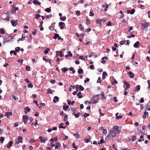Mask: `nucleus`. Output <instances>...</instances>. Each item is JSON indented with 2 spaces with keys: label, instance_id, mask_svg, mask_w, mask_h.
I'll list each match as a JSON object with an SVG mask.
<instances>
[{
  "label": "nucleus",
  "instance_id": "f257e3e1",
  "mask_svg": "<svg viewBox=\"0 0 150 150\" xmlns=\"http://www.w3.org/2000/svg\"><path fill=\"white\" fill-rule=\"evenodd\" d=\"M99 95V94L93 97L91 99L93 104H96L97 102Z\"/></svg>",
  "mask_w": 150,
  "mask_h": 150
},
{
  "label": "nucleus",
  "instance_id": "f03ea898",
  "mask_svg": "<svg viewBox=\"0 0 150 150\" xmlns=\"http://www.w3.org/2000/svg\"><path fill=\"white\" fill-rule=\"evenodd\" d=\"M12 39V36L10 35L8 36L7 38L4 39L3 43L5 44L6 43L10 41Z\"/></svg>",
  "mask_w": 150,
  "mask_h": 150
},
{
  "label": "nucleus",
  "instance_id": "7ed1b4c3",
  "mask_svg": "<svg viewBox=\"0 0 150 150\" xmlns=\"http://www.w3.org/2000/svg\"><path fill=\"white\" fill-rule=\"evenodd\" d=\"M18 20H17L16 21L13 20H11V23L13 26L15 27L17 25L18 23L17 21H18Z\"/></svg>",
  "mask_w": 150,
  "mask_h": 150
},
{
  "label": "nucleus",
  "instance_id": "20e7f679",
  "mask_svg": "<svg viewBox=\"0 0 150 150\" xmlns=\"http://www.w3.org/2000/svg\"><path fill=\"white\" fill-rule=\"evenodd\" d=\"M113 129L114 130H115V129H116L117 130V133H120V131H121V129H119V127L117 125H115L114 126Z\"/></svg>",
  "mask_w": 150,
  "mask_h": 150
},
{
  "label": "nucleus",
  "instance_id": "39448f33",
  "mask_svg": "<svg viewBox=\"0 0 150 150\" xmlns=\"http://www.w3.org/2000/svg\"><path fill=\"white\" fill-rule=\"evenodd\" d=\"M76 88L79 89L80 91H83L84 90V88L81 85H76Z\"/></svg>",
  "mask_w": 150,
  "mask_h": 150
},
{
  "label": "nucleus",
  "instance_id": "423d86ee",
  "mask_svg": "<svg viewBox=\"0 0 150 150\" xmlns=\"http://www.w3.org/2000/svg\"><path fill=\"white\" fill-rule=\"evenodd\" d=\"M141 25L144 28H146L149 26L148 23L147 22H146L144 23H142Z\"/></svg>",
  "mask_w": 150,
  "mask_h": 150
},
{
  "label": "nucleus",
  "instance_id": "0eeeda50",
  "mask_svg": "<svg viewBox=\"0 0 150 150\" xmlns=\"http://www.w3.org/2000/svg\"><path fill=\"white\" fill-rule=\"evenodd\" d=\"M64 24V23L63 22H60L59 23V26H61V27H60V28L61 29H63L64 28V26H63V25Z\"/></svg>",
  "mask_w": 150,
  "mask_h": 150
},
{
  "label": "nucleus",
  "instance_id": "6e6552de",
  "mask_svg": "<svg viewBox=\"0 0 150 150\" xmlns=\"http://www.w3.org/2000/svg\"><path fill=\"white\" fill-rule=\"evenodd\" d=\"M13 143V142L12 141H10L8 143V144L7 145V147L8 148H11V147Z\"/></svg>",
  "mask_w": 150,
  "mask_h": 150
},
{
  "label": "nucleus",
  "instance_id": "1a4fd4ad",
  "mask_svg": "<svg viewBox=\"0 0 150 150\" xmlns=\"http://www.w3.org/2000/svg\"><path fill=\"white\" fill-rule=\"evenodd\" d=\"M139 42L137 41L134 45V47L136 48H138L139 46L138 45L139 44Z\"/></svg>",
  "mask_w": 150,
  "mask_h": 150
},
{
  "label": "nucleus",
  "instance_id": "9d476101",
  "mask_svg": "<svg viewBox=\"0 0 150 150\" xmlns=\"http://www.w3.org/2000/svg\"><path fill=\"white\" fill-rule=\"evenodd\" d=\"M39 138L40 139V142H43L44 143H45V139L42 136H40L39 137Z\"/></svg>",
  "mask_w": 150,
  "mask_h": 150
},
{
  "label": "nucleus",
  "instance_id": "9b49d317",
  "mask_svg": "<svg viewBox=\"0 0 150 150\" xmlns=\"http://www.w3.org/2000/svg\"><path fill=\"white\" fill-rule=\"evenodd\" d=\"M128 74L129 75L130 78H133L134 76V74L131 71H129L128 73Z\"/></svg>",
  "mask_w": 150,
  "mask_h": 150
},
{
  "label": "nucleus",
  "instance_id": "f8f14e48",
  "mask_svg": "<svg viewBox=\"0 0 150 150\" xmlns=\"http://www.w3.org/2000/svg\"><path fill=\"white\" fill-rule=\"evenodd\" d=\"M61 146V145L60 143H58L57 142H56V145L55 146V148L56 149H57L59 147Z\"/></svg>",
  "mask_w": 150,
  "mask_h": 150
},
{
  "label": "nucleus",
  "instance_id": "ddd939ff",
  "mask_svg": "<svg viewBox=\"0 0 150 150\" xmlns=\"http://www.w3.org/2000/svg\"><path fill=\"white\" fill-rule=\"evenodd\" d=\"M101 139H100V141H98V144H102L103 143H105V142L104 141V139L103 138V137H101Z\"/></svg>",
  "mask_w": 150,
  "mask_h": 150
},
{
  "label": "nucleus",
  "instance_id": "4468645a",
  "mask_svg": "<svg viewBox=\"0 0 150 150\" xmlns=\"http://www.w3.org/2000/svg\"><path fill=\"white\" fill-rule=\"evenodd\" d=\"M12 113L11 112H6L5 116L7 117H8L10 115H12Z\"/></svg>",
  "mask_w": 150,
  "mask_h": 150
},
{
  "label": "nucleus",
  "instance_id": "2eb2a0df",
  "mask_svg": "<svg viewBox=\"0 0 150 150\" xmlns=\"http://www.w3.org/2000/svg\"><path fill=\"white\" fill-rule=\"evenodd\" d=\"M148 112H144V115L142 116V118L144 119H145L146 118V116H148Z\"/></svg>",
  "mask_w": 150,
  "mask_h": 150
},
{
  "label": "nucleus",
  "instance_id": "dca6fc26",
  "mask_svg": "<svg viewBox=\"0 0 150 150\" xmlns=\"http://www.w3.org/2000/svg\"><path fill=\"white\" fill-rule=\"evenodd\" d=\"M140 90V86L138 85L137 86L134 90V91H139Z\"/></svg>",
  "mask_w": 150,
  "mask_h": 150
},
{
  "label": "nucleus",
  "instance_id": "f3484780",
  "mask_svg": "<svg viewBox=\"0 0 150 150\" xmlns=\"http://www.w3.org/2000/svg\"><path fill=\"white\" fill-rule=\"evenodd\" d=\"M50 50V49L48 48H46V50L44 51V53L45 54H47L48 52Z\"/></svg>",
  "mask_w": 150,
  "mask_h": 150
},
{
  "label": "nucleus",
  "instance_id": "a211bd4d",
  "mask_svg": "<svg viewBox=\"0 0 150 150\" xmlns=\"http://www.w3.org/2000/svg\"><path fill=\"white\" fill-rule=\"evenodd\" d=\"M68 69H69L68 68L65 67L64 68H62L61 70L62 71L64 72H65L66 71H68Z\"/></svg>",
  "mask_w": 150,
  "mask_h": 150
},
{
  "label": "nucleus",
  "instance_id": "6ab92c4d",
  "mask_svg": "<svg viewBox=\"0 0 150 150\" xmlns=\"http://www.w3.org/2000/svg\"><path fill=\"white\" fill-rule=\"evenodd\" d=\"M81 94L82 93L81 92H79L77 94V96H78L79 98H81L83 97L82 96H81Z\"/></svg>",
  "mask_w": 150,
  "mask_h": 150
},
{
  "label": "nucleus",
  "instance_id": "aec40b11",
  "mask_svg": "<svg viewBox=\"0 0 150 150\" xmlns=\"http://www.w3.org/2000/svg\"><path fill=\"white\" fill-rule=\"evenodd\" d=\"M25 37H23V35H22V38H18V40H17V41L19 42V41H20V40H21V41H23L24 40H25Z\"/></svg>",
  "mask_w": 150,
  "mask_h": 150
},
{
  "label": "nucleus",
  "instance_id": "412c9836",
  "mask_svg": "<svg viewBox=\"0 0 150 150\" xmlns=\"http://www.w3.org/2000/svg\"><path fill=\"white\" fill-rule=\"evenodd\" d=\"M59 36V34L57 33H55L54 35V36L53 37V38L55 39H56Z\"/></svg>",
  "mask_w": 150,
  "mask_h": 150
},
{
  "label": "nucleus",
  "instance_id": "4be33fe9",
  "mask_svg": "<svg viewBox=\"0 0 150 150\" xmlns=\"http://www.w3.org/2000/svg\"><path fill=\"white\" fill-rule=\"evenodd\" d=\"M78 72L79 74H81L83 73V71L82 69H79Z\"/></svg>",
  "mask_w": 150,
  "mask_h": 150
},
{
  "label": "nucleus",
  "instance_id": "5701e85b",
  "mask_svg": "<svg viewBox=\"0 0 150 150\" xmlns=\"http://www.w3.org/2000/svg\"><path fill=\"white\" fill-rule=\"evenodd\" d=\"M5 31L3 28H1L0 29V33L1 34H4L5 33Z\"/></svg>",
  "mask_w": 150,
  "mask_h": 150
},
{
  "label": "nucleus",
  "instance_id": "b1692460",
  "mask_svg": "<svg viewBox=\"0 0 150 150\" xmlns=\"http://www.w3.org/2000/svg\"><path fill=\"white\" fill-rule=\"evenodd\" d=\"M69 107L68 105L66 106H63V109L65 110L66 111L69 108Z\"/></svg>",
  "mask_w": 150,
  "mask_h": 150
},
{
  "label": "nucleus",
  "instance_id": "393cba45",
  "mask_svg": "<svg viewBox=\"0 0 150 150\" xmlns=\"http://www.w3.org/2000/svg\"><path fill=\"white\" fill-rule=\"evenodd\" d=\"M71 109L72 110L73 112L72 115H74V114H75V111L76 110V108H72Z\"/></svg>",
  "mask_w": 150,
  "mask_h": 150
},
{
  "label": "nucleus",
  "instance_id": "a878e982",
  "mask_svg": "<svg viewBox=\"0 0 150 150\" xmlns=\"http://www.w3.org/2000/svg\"><path fill=\"white\" fill-rule=\"evenodd\" d=\"M134 37H135V36H134V35L132 34H131V35H128L127 36V38H132H132Z\"/></svg>",
  "mask_w": 150,
  "mask_h": 150
},
{
  "label": "nucleus",
  "instance_id": "bb28decb",
  "mask_svg": "<svg viewBox=\"0 0 150 150\" xmlns=\"http://www.w3.org/2000/svg\"><path fill=\"white\" fill-rule=\"evenodd\" d=\"M91 139V137H89L88 139H84L86 143H87L90 141V139Z\"/></svg>",
  "mask_w": 150,
  "mask_h": 150
},
{
  "label": "nucleus",
  "instance_id": "cd10ccee",
  "mask_svg": "<svg viewBox=\"0 0 150 150\" xmlns=\"http://www.w3.org/2000/svg\"><path fill=\"white\" fill-rule=\"evenodd\" d=\"M10 53L11 54H12L13 53L14 55H16L17 54V53L16 52H15L14 50H11L10 52Z\"/></svg>",
  "mask_w": 150,
  "mask_h": 150
},
{
  "label": "nucleus",
  "instance_id": "c85d7f7f",
  "mask_svg": "<svg viewBox=\"0 0 150 150\" xmlns=\"http://www.w3.org/2000/svg\"><path fill=\"white\" fill-rule=\"evenodd\" d=\"M10 19V18L9 16H7V17L4 19H3L4 20L7 21H9Z\"/></svg>",
  "mask_w": 150,
  "mask_h": 150
},
{
  "label": "nucleus",
  "instance_id": "c756f323",
  "mask_svg": "<svg viewBox=\"0 0 150 150\" xmlns=\"http://www.w3.org/2000/svg\"><path fill=\"white\" fill-rule=\"evenodd\" d=\"M4 140V138L3 137H2L0 138V141L1 143H3Z\"/></svg>",
  "mask_w": 150,
  "mask_h": 150
},
{
  "label": "nucleus",
  "instance_id": "7c9ffc66",
  "mask_svg": "<svg viewBox=\"0 0 150 150\" xmlns=\"http://www.w3.org/2000/svg\"><path fill=\"white\" fill-rule=\"evenodd\" d=\"M120 13L121 14V15L120 16V18H122L124 16L123 13L122 11H120Z\"/></svg>",
  "mask_w": 150,
  "mask_h": 150
},
{
  "label": "nucleus",
  "instance_id": "2f4dec72",
  "mask_svg": "<svg viewBox=\"0 0 150 150\" xmlns=\"http://www.w3.org/2000/svg\"><path fill=\"white\" fill-rule=\"evenodd\" d=\"M80 114L79 112H78L77 114H75L74 115H73L75 116L76 118H78L79 117V115Z\"/></svg>",
  "mask_w": 150,
  "mask_h": 150
},
{
  "label": "nucleus",
  "instance_id": "473e14b6",
  "mask_svg": "<svg viewBox=\"0 0 150 150\" xmlns=\"http://www.w3.org/2000/svg\"><path fill=\"white\" fill-rule=\"evenodd\" d=\"M117 81H116V80L114 79L113 81L112 82V85H113L115 84H117Z\"/></svg>",
  "mask_w": 150,
  "mask_h": 150
},
{
  "label": "nucleus",
  "instance_id": "72a5a7b5",
  "mask_svg": "<svg viewBox=\"0 0 150 150\" xmlns=\"http://www.w3.org/2000/svg\"><path fill=\"white\" fill-rule=\"evenodd\" d=\"M20 49V48L19 47H17L15 48V50L16 52H18Z\"/></svg>",
  "mask_w": 150,
  "mask_h": 150
},
{
  "label": "nucleus",
  "instance_id": "f704fd0d",
  "mask_svg": "<svg viewBox=\"0 0 150 150\" xmlns=\"http://www.w3.org/2000/svg\"><path fill=\"white\" fill-rule=\"evenodd\" d=\"M45 11L49 13L51 11V9L50 8H47L46 9Z\"/></svg>",
  "mask_w": 150,
  "mask_h": 150
},
{
  "label": "nucleus",
  "instance_id": "c9c22d12",
  "mask_svg": "<svg viewBox=\"0 0 150 150\" xmlns=\"http://www.w3.org/2000/svg\"><path fill=\"white\" fill-rule=\"evenodd\" d=\"M73 135L76 137V138H78L79 137V135L78 134H74Z\"/></svg>",
  "mask_w": 150,
  "mask_h": 150
},
{
  "label": "nucleus",
  "instance_id": "e433bc0d",
  "mask_svg": "<svg viewBox=\"0 0 150 150\" xmlns=\"http://www.w3.org/2000/svg\"><path fill=\"white\" fill-rule=\"evenodd\" d=\"M60 18L61 21H64L66 20V18L64 16L63 17V18L60 17Z\"/></svg>",
  "mask_w": 150,
  "mask_h": 150
},
{
  "label": "nucleus",
  "instance_id": "4c0bfd02",
  "mask_svg": "<svg viewBox=\"0 0 150 150\" xmlns=\"http://www.w3.org/2000/svg\"><path fill=\"white\" fill-rule=\"evenodd\" d=\"M35 18L37 19H38L40 16V15L37 13L35 14Z\"/></svg>",
  "mask_w": 150,
  "mask_h": 150
},
{
  "label": "nucleus",
  "instance_id": "58836bf2",
  "mask_svg": "<svg viewBox=\"0 0 150 150\" xmlns=\"http://www.w3.org/2000/svg\"><path fill=\"white\" fill-rule=\"evenodd\" d=\"M19 9V8L18 7H15V10H13L11 11L12 12H16V11L18 10Z\"/></svg>",
  "mask_w": 150,
  "mask_h": 150
},
{
  "label": "nucleus",
  "instance_id": "ea45409f",
  "mask_svg": "<svg viewBox=\"0 0 150 150\" xmlns=\"http://www.w3.org/2000/svg\"><path fill=\"white\" fill-rule=\"evenodd\" d=\"M26 70L27 71H30V67L28 66H27L26 67Z\"/></svg>",
  "mask_w": 150,
  "mask_h": 150
},
{
  "label": "nucleus",
  "instance_id": "a19ab883",
  "mask_svg": "<svg viewBox=\"0 0 150 150\" xmlns=\"http://www.w3.org/2000/svg\"><path fill=\"white\" fill-rule=\"evenodd\" d=\"M86 21L87 24H88L90 23V21L88 18H86Z\"/></svg>",
  "mask_w": 150,
  "mask_h": 150
},
{
  "label": "nucleus",
  "instance_id": "79ce46f5",
  "mask_svg": "<svg viewBox=\"0 0 150 150\" xmlns=\"http://www.w3.org/2000/svg\"><path fill=\"white\" fill-rule=\"evenodd\" d=\"M68 119V116L67 115H66L64 117L63 120L64 121H65Z\"/></svg>",
  "mask_w": 150,
  "mask_h": 150
},
{
  "label": "nucleus",
  "instance_id": "37998d69",
  "mask_svg": "<svg viewBox=\"0 0 150 150\" xmlns=\"http://www.w3.org/2000/svg\"><path fill=\"white\" fill-rule=\"evenodd\" d=\"M64 125V123L62 122L61 123H60V124H59V128H61V127H62V126Z\"/></svg>",
  "mask_w": 150,
  "mask_h": 150
},
{
  "label": "nucleus",
  "instance_id": "c03bdc74",
  "mask_svg": "<svg viewBox=\"0 0 150 150\" xmlns=\"http://www.w3.org/2000/svg\"><path fill=\"white\" fill-rule=\"evenodd\" d=\"M47 92L48 93H50V94H52V90L50 89L49 88L48 90L47 91Z\"/></svg>",
  "mask_w": 150,
  "mask_h": 150
},
{
  "label": "nucleus",
  "instance_id": "a18cd8bd",
  "mask_svg": "<svg viewBox=\"0 0 150 150\" xmlns=\"http://www.w3.org/2000/svg\"><path fill=\"white\" fill-rule=\"evenodd\" d=\"M135 11V10L134 9H133L131 10V11L130 12V14H133Z\"/></svg>",
  "mask_w": 150,
  "mask_h": 150
},
{
  "label": "nucleus",
  "instance_id": "49530a36",
  "mask_svg": "<svg viewBox=\"0 0 150 150\" xmlns=\"http://www.w3.org/2000/svg\"><path fill=\"white\" fill-rule=\"evenodd\" d=\"M94 14L92 11H90L89 13V16H93Z\"/></svg>",
  "mask_w": 150,
  "mask_h": 150
},
{
  "label": "nucleus",
  "instance_id": "de8ad7c7",
  "mask_svg": "<svg viewBox=\"0 0 150 150\" xmlns=\"http://www.w3.org/2000/svg\"><path fill=\"white\" fill-rule=\"evenodd\" d=\"M28 117V116L26 115H25L23 117V119H27Z\"/></svg>",
  "mask_w": 150,
  "mask_h": 150
},
{
  "label": "nucleus",
  "instance_id": "09e8293b",
  "mask_svg": "<svg viewBox=\"0 0 150 150\" xmlns=\"http://www.w3.org/2000/svg\"><path fill=\"white\" fill-rule=\"evenodd\" d=\"M25 110H27L28 112H29L30 111V109L28 107H26L25 108Z\"/></svg>",
  "mask_w": 150,
  "mask_h": 150
},
{
  "label": "nucleus",
  "instance_id": "8fccbe9b",
  "mask_svg": "<svg viewBox=\"0 0 150 150\" xmlns=\"http://www.w3.org/2000/svg\"><path fill=\"white\" fill-rule=\"evenodd\" d=\"M111 135L112 137H113V136L110 133L108 134L107 136V138L108 139H110V138Z\"/></svg>",
  "mask_w": 150,
  "mask_h": 150
},
{
  "label": "nucleus",
  "instance_id": "3c124183",
  "mask_svg": "<svg viewBox=\"0 0 150 150\" xmlns=\"http://www.w3.org/2000/svg\"><path fill=\"white\" fill-rule=\"evenodd\" d=\"M68 55H69V56L71 57L72 56V54L71 53V52L70 51H69L68 52Z\"/></svg>",
  "mask_w": 150,
  "mask_h": 150
},
{
  "label": "nucleus",
  "instance_id": "603ef678",
  "mask_svg": "<svg viewBox=\"0 0 150 150\" xmlns=\"http://www.w3.org/2000/svg\"><path fill=\"white\" fill-rule=\"evenodd\" d=\"M139 101L141 103H143L144 102V98L143 97L141 98L140 100H139Z\"/></svg>",
  "mask_w": 150,
  "mask_h": 150
},
{
  "label": "nucleus",
  "instance_id": "864d4df0",
  "mask_svg": "<svg viewBox=\"0 0 150 150\" xmlns=\"http://www.w3.org/2000/svg\"><path fill=\"white\" fill-rule=\"evenodd\" d=\"M28 88H32L33 87V86L32 84H28Z\"/></svg>",
  "mask_w": 150,
  "mask_h": 150
},
{
  "label": "nucleus",
  "instance_id": "5fc2aeb1",
  "mask_svg": "<svg viewBox=\"0 0 150 150\" xmlns=\"http://www.w3.org/2000/svg\"><path fill=\"white\" fill-rule=\"evenodd\" d=\"M122 117V116H121V115L117 116H116V119H119L121 118Z\"/></svg>",
  "mask_w": 150,
  "mask_h": 150
},
{
  "label": "nucleus",
  "instance_id": "6e6d98bb",
  "mask_svg": "<svg viewBox=\"0 0 150 150\" xmlns=\"http://www.w3.org/2000/svg\"><path fill=\"white\" fill-rule=\"evenodd\" d=\"M136 139V137L134 135L133 136L132 140V141H134Z\"/></svg>",
  "mask_w": 150,
  "mask_h": 150
},
{
  "label": "nucleus",
  "instance_id": "4d7b16f0",
  "mask_svg": "<svg viewBox=\"0 0 150 150\" xmlns=\"http://www.w3.org/2000/svg\"><path fill=\"white\" fill-rule=\"evenodd\" d=\"M75 143H73L72 144V146L73 148H74L75 149H77V147L76 146H75Z\"/></svg>",
  "mask_w": 150,
  "mask_h": 150
},
{
  "label": "nucleus",
  "instance_id": "13d9d810",
  "mask_svg": "<svg viewBox=\"0 0 150 150\" xmlns=\"http://www.w3.org/2000/svg\"><path fill=\"white\" fill-rule=\"evenodd\" d=\"M59 54L60 55L61 57H62L64 56V54H62V51H59Z\"/></svg>",
  "mask_w": 150,
  "mask_h": 150
},
{
  "label": "nucleus",
  "instance_id": "bf43d9fd",
  "mask_svg": "<svg viewBox=\"0 0 150 150\" xmlns=\"http://www.w3.org/2000/svg\"><path fill=\"white\" fill-rule=\"evenodd\" d=\"M103 134H106L107 133V131L105 129H103Z\"/></svg>",
  "mask_w": 150,
  "mask_h": 150
},
{
  "label": "nucleus",
  "instance_id": "052dcab7",
  "mask_svg": "<svg viewBox=\"0 0 150 150\" xmlns=\"http://www.w3.org/2000/svg\"><path fill=\"white\" fill-rule=\"evenodd\" d=\"M92 57L94 58H96L97 57V55L94 53H92Z\"/></svg>",
  "mask_w": 150,
  "mask_h": 150
},
{
  "label": "nucleus",
  "instance_id": "680f3d73",
  "mask_svg": "<svg viewBox=\"0 0 150 150\" xmlns=\"http://www.w3.org/2000/svg\"><path fill=\"white\" fill-rule=\"evenodd\" d=\"M89 114H87L86 113H84V116L85 117H87L88 116H89Z\"/></svg>",
  "mask_w": 150,
  "mask_h": 150
},
{
  "label": "nucleus",
  "instance_id": "e2e57ef3",
  "mask_svg": "<svg viewBox=\"0 0 150 150\" xmlns=\"http://www.w3.org/2000/svg\"><path fill=\"white\" fill-rule=\"evenodd\" d=\"M125 40L122 41L120 42V43L121 45H123L125 43Z\"/></svg>",
  "mask_w": 150,
  "mask_h": 150
},
{
  "label": "nucleus",
  "instance_id": "0e129e2a",
  "mask_svg": "<svg viewBox=\"0 0 150 150\" xmlns=\"http://www.w3.org/2000/svg\"><path fill=\"white\" fill-rule=\"evenodd\" d=\"M89 80H90L89 79V78H86V79L85 80H84V82L85 83H86L87 82H88L89 81Z\"/></svg>",
  "mask_w": 150,
  "mask_h": 150
},
{
  "label": "nucleus",
  "instance_id": "69168bd1",
  "mask_svg": "<svg viewBox=\"0 0 150 150\" xmlns=\"http://www.w3.org/2000/svg\"><path fill=\"white\" fill-rule=\"evenodd\" d=\"M64 137L63 138V139L64 140H66L68 138V137L67 136H65L64 134Z\"/></svg>",
  "mask_w": 150,
  "mask_h": 150
},
{
  "label": "nucleus",
  "instance_id": "338daca9",
  "mask_svg": "<svg viewBox=\"0 0 150 150\" xmlns=\"http://www.w3.org/2000/svg\"><path fill=\"white\" fill-rule=\"evenodd\" d=\"M79 28H80L81 30H82L83 29V27H82V25L81 24H80L79 25Z\"/></svg>",
  "mask_w": 150,
  "mask_h": 150
},
{
  "label": "nucleus",
  "instance_id": "774afa93",
  "mask_svg": "<svg viewBox=\"0 0 150 150\" xmlns=\"http://www.w3.org/2000/svg\"><path fill=\"white\" fill-rule=\"evenodd\" d=\"M24 81L28 83L29 82H30L29 79L28 78H26V79H25Z\"/></svg>",
  "mask_w": 150,
  "mask_h": 150
}]
</instances>
